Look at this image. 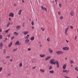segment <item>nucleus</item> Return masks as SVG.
<instances>
[{"label":"nucleus","instance_id":"11","mask_svg":"<svg viewBox=\"0 0 78 78\" xmlns=\"http://www.w3.org/2000/svg\"><path fill=\"white\" fill-rule=\"evenodd\" d=\"M29 42H30V40L28 39H27L25 40V42L26 44H28Z\"/></svg>","mask_w":78,"mask_h":78},{"label":"nucleus","instance_id":"62","mask_svg":"<svg viewBox=\"0 0 78 78\" xmlns=\"http://www.w3.org/2000/svg\"><path fill=\"white\" fill-rule=\"evenodd\" d=\"M73 66V65H71V67H72Z\"/></svg>","mask_w":78,"mask_h":78},{"label":"nucleus","instance_id":"4","mask_svg":"<svg viewBox=\"0 0 78 78\" xmlns=\"http://www.w3.org/2000/svg\"><path fill=\"white\" fill-rule=\"evenodd\" d=\"M62 49L63 50H69V47H64Z\"/></svg>","mask_w":78,"mask_h":78},{"label":"nucleus","instance_id":"23","mask_svg":"<svg viewBox=\"0 0 78 78\" xmlns=\"http://www.w3.org/2000/svg\"><path fill=\"white\" fill-rule=\"evenodd\" d=\"M12 45V42H11L10 44H9L8 45V47L9 48L11 47V45Z\"/></svg>","mask_w":78,"mask_h":78},{"label":"nucleus","instance_id":"34","mask_svg":"<svg viewBox=\"0 0 78 78\" xmlns=\"http://www.w3.org/2000/svg\"><path fill=\"white\" fill-rule=\"evenodd\" d=\"M0 46L2 47L3 46V43L1 42L0 44Z\"/></svg>","mask_w":78,"mask_h":78},{"label":"nucleus","instance_id":"46","mask_svg":"<svg viewBox=\"0 0 78 78\" xmlns=\"http://www.w3.org/2000/svg\"><path fill=\"white\" fill-rule=\"evenodd\" d=\"M36 66H35L34 67H32V69H36Z\"/></svg>","mask_w":78,"mask_h":78},{"label":"nucleus","instance_id":"22","mask_svg":"<svg viewBox=\"0 0 78 78\" xmlns=\"http://www.w3.org/2000/svg\"><path fill=\"white\" fill-rule=\"evenodd\" d=\"M27 36H26L25 37L26 39H28V38H29V36H30V35L29 34H27Z\"/></svg>","mask_w":78,"mask_h":78},{"label":"nucleus","instance_id":"1","mask_svg":"<svg viewBox=\"0 0 78 78\" xmlns=\"http://www.w3.org/2000/svg\"><path fill=\"white\" fill-rule=\"evenodd\" d=\"M50 63L52 65H55L56 64L57 67L58 68H59V65L58 61H56L55 62V59H51L50 61Z\"/></svg>","mask_w":78,"mask_h":78},{"label":"nucleus","instance_id":"49","mask_svg":"<svg viewBox=\"0 0 78 78\" xmlns=\"http://www.w3.org/2000/svg\"><path fill=\"white\" fill-rule=\"evenodd\" d=\"M24 24H25V23H23V25H22V26H23V27H25V25H24Z\"/></svg>","mask_w":78,"mask_h":78},{"label":"nucleus","instance_id":"3","mask_svg":"<svg viewBox=\"0 0 78 78\" xmlns=\"http://www.w3.org/2000/svg\"><path fill=\"white\" fill-rule=\"evenodd\" d=\"M68 30H69V27L67 28L65 30V34H66V35L67 36L68 35V34L67 33V31H68Z\"/></svg>","mask_w":78,"mask_h":78},{"label":"nucleus","instance_id":"12","mask_svg":"<svg viewBox=\"0 0 78 78\" xmlns=\"http://www.w3.org/2000/svg\"><path fill=\"white\" fill-rule=\"evenodd\" d=\"M19 41H16V42L15 44V45H20V44H19Z\"/></svg>","mask_w":78,"mask_h":78},{"label":"nucleus","instance_id":"15","mask_svg":"<svg viewBox=\"0 0 78 78\" xmlns=\"http://www.w3.org/2000/svg\"><path fill=\"white\" fill-rule=\"evenodd\" d=\"M30 40L31 41H34V37L33 36V37H31L30 38Z\"/></svg>","mask_w":78,"mask_h":78},{"label":"nucleus","instance_id":"17","mask_svg":"<svg viewBox=\"0 0 78 78\" xmlns=\"http://www.w3.org/2000/svg\"><path fill=\"white\" fill-rule=\"evenodd\" d=\"M49 72L50 73H51V74H53V73H54V71L51 70L49 71Z\"/></svg>","mask_w":78,"mask_h":78},{"label":"nucleus","instance_id":"26","mask_svg":"<svg viewBox=\"0 0 78 78\" xmlns=\"http://www.w3.org/2000/svg\"><path fill=\"white\" fill-rule=\"evenodd\" d=\"M47 41H48V42H49L50 41V39L49 37H48L47 39Z\"/></svg>","mask_w":78,"mask_h":78},{"label":"nucleus","instance_id":"58","mask_svg":"<svg viewBox=\"0 0 78 78\" xmlns=\"http://www.w3.org/2000/svg\"><path fill=\"white\" fill-rule=\"evenodd\" d=\"M65 60H67V58L66 57H65Z\"/></svg>","mask_w":78,"mask_h":78},{"label":"nucleus","instance_id":"50","mask_svg":"<svg viewBox=\"0 0 78 78\" xmlns=\"http://www.w3.org/2000/svg\"><path fill=\"white\" fill-rule=\"evenodd\" d=\"M39 47H42V45L41 44H40L39 45Z\"/></svg>","mask_w":78,"mask_h":78},{"label":"nucleus","instance_id":"44","mask_svg":"<svg viewBox=\"0 0 78 78\" xmlns=\"http://www.w3.org/2000/svg\"><path fill=\"white\" fill-rule=\"evenodd\" d=\"M75 40H76L77 37H76V36L74 38Z\"/></svg>","mask_w":78,"mask_h":78},{"label":"nucleus","instance_id":"24","mask_svg":"<svg viewBox=\"0 0 78 78\" xmlns=\"http://www.w3.org/2000/svg\"><path fill=\"white\" fill-rule=\"evenodd\" d=\"M22 12V10L20 9L19 11V12H18V14L19 15H20V14H21V12Z\"/></svg>","mask_w":78,"mask_h":78},{"label":"nucleus","instance_id":"18","mask_svg":"<svg viewBox=\"0 0 78 78\" xmlns=\"http://www.w3.org/2000/svg\"><path fill=\"white\" fill-rule=\"evenodd\" d=\"M20 26H17L16 27V29L17 30H20Z\"/></svg>","mask_w":78,"mask_h":78},{"label":"nucleus","instance_id":"21","mask_svg":"<svg viewBox=\"0 0 78 78\" xmlns=\"http://www.w3.org/2000/svg\"><path fill=\"white\" fill-rule=\"evenodd\" d=\"M40 72H42V73H44V72H45V70H44V69H40Z\"/></svg>","mask_w":78,"mask_h":78},{"label":"nucleus","instance_id":"20","mask_svg":"<svg viewBox=\"0 0 78 78\" xmlns=\"http://www.w3.org/2000/svg\"><path fill=\"white\" fill-rule=\"evenodd\" d=\"M14 35L16 36H18L19 35V34H18V33H17V32H14Z\"/></svg>","mask_w":78,"mask_h":78},{"label":"nucleus","instance_id":"64","mask_svg":"<svg viewBox=\"0 0 78 78\" xmlns=\"http://www.w3.org/2000/svg\"><path fill=\"white\" fill-rule=\"evenodd\" d=\"M77 78H78V76L77 77Z\"/></svg>","mask_w":78,"mask_h":78},{"label":"nucleus","instance_id":"31","mask_svg":"<svg viewBox=\"0 0 78 78\" xmlns=\"http://www.w3.org/2000/svg\"><path fill=\"white\" fill-rule=\"evenodd\" d=\"M17 48L14 49L13 51V52H16V51H17Z\"/></svg>","mask_w":78,"mask_h":78},{"label":"nucleus","instance_id":"52","mask_svg":"<svg viewBox=\"0 0 78 78\" xmlns=\"http://www.w3.org/2000/svg\"><path fill=\"white\" fill-rule=\"evenodd\" d=\"M8 76H10V75H11V74L10 73H9L8 74Z\"/></svg>","mask_w":78,"mask_h":78},{"label":"nucleus","instance_id":"61","mask_svg":"<svg viewBox=\"0 0 78 78\" xmlns=\"http://www.w3.org/2000/svg\"><path fill=\"white\" fill-rule=\"evenodd\" d=\"M30 44H31V43H28V45H30Z\"/></svg>","mask_w":78,"mask_h":78},{"label":"nucleus","instance_id":"29","mask_svg":"<svg viewBox=\"0 0 78 78\" xmlns=\"http://www.w3.org/2000/svg\"><path fill=\"white\" fill-rule=\"evenodd\" d=\"M20 67H22V63H20L19 65Z\"/></svg>","mask_w":78,"mask_h":78},{"label":"nucleus","instance_id":"51","mask_svg":"<svg viewBox=\"0 0 78 78\" xmlns=\"http://www.w3.org/2000/svg\"><path fill=\"white\" fill-rule=\"evenodd\" d=\"M32 28L34 30V27H32Z\"/></svg>","mask_w":78,"mask_h":78},{"label":"nucleus","instance_id":"53","mask_svg":"<svg viewBox=\"0 0 78 78\" xmlns=\"http://www.w3.org/2000/svg\"><path fill=\"white\" fill-rule=\"evenodd\" d=\"M66 42H67V43H68V42H69V41H68L67 40H66Z\"/></svg>","mask_w":78,"mask_h":78},{"label":"nucleus","instance_id":"32","mask_svg":"<svg viewBox=\"0 0 78 78\" xmlns=\"http://www.w3.org/2000/svg\"><path fill=\"white\" fill-rule=\"evenodd\" d=\"M63 16H61L60 17L59 19H60V20H62V19H63Z\"/></svg>","mask_w":78,"mask_h":78},{"label":"nucleus","instance_id":"14","mask_svg":"<svg viewBox=\"0 0 78 78\" xmlns=\"http://www.w3.org/2000/svg\"><path fill=\"white\" fill-rule=\"evenodd\" d=\"M48 50L50 53H53V50L51 49V48H49Z\"/></svg>","mask_w":78,"mask_h":78},{"label":"nucleus","instance_id":"7","mask_svg":"<svg viewBox=\"0 0 78 78\" xmlns=\"http://www.w3.org/2000/svg\"><path fill=\"white\" fill-rule=\"evenodd\" d=\"M9 17H14V13H10L9 14Z\"/></svg>","mask_w":78,"mask_h":78},{"label":"nucleus","instance_id":"43","mask_svg":"<svg viewBox=\"0 0 78 78\" xmlns=\"http://www.w3.org/2000/svg\"><path fill=\"white\" fill-rule=\"evenodd\" d=\"M28 50V51H30V50H31V48H29L27 49Z\"/></svg>","mask_w":78,"mask_h":78},{"label":"nucleus","instance_id":"37","mask_svg":"<svg viewBox=\"0 0 78 78\" xmlns=\"http://www.w3.org/2000/svg\"><path fill=\"white\" fill-rule=\"evenodd\" d=\"M75 70H77V71H78V68L77 67H76L75 68Z\"/></svg>","mask_w":78,"mask_h":78},{"label":"nucleus","instance_id":"27","mask_svg":"<svg viewBox=\"0 0 78 78\" xmlns=\"http://www.w3.org/2000/svg\"><path fill=\"white\" fill-rule=\"evenodd\" d=\"M73 63H74V62H73L72 60H70V63L71 64H73Z\"/></svg>","mask_w":78,"mask_h":78},{"label":"nucleus","instance_id":"19","mask_svg":"<svg viewBox=\"0 0 78 78\" xmlns=\"http://www.w3.org/2000/svg\"><path fill=\"white\" fill-rule=\"evenodd\" d=\"M63 72L64 73H68V70H63Z\"/></svg>","mask_w":78,"mask_h":78},{"label":"nucleus","instance_id":"8","mask_svg":"<svg viewBox=\"0 0 78 78\" xmlns=\"http://www.w3.org/2000/svg\"><path fill=\"white\" fill-rule=\"evenodd\" d=\"M40 58H44V57H45V55L42 54H40Z\"/></svg>","mask_w":78,"mask_h":78},{"label":"nucleus","instance_id":"59","mask_svg":"<svg viewBox=\"0 0 78 78\" xmlns=\"http://www.w3.org/2000/svg\"><path fill=\"white\" fill-rule=\"evenodd\" d=\"M22 2H23V3H24V2H24V1H23V0H22Z\"/></svg>","mask_w":78,"mask_h":78},{"label":"nucleus","instance_id":"30","mask_svg":"<svg viewBox=\"0 0 78 78\" xmlns=\"http://www.w3.org/2000/svg\"><path fill=\"white\" fill-rule=\"evenodd\" d=\"M10 30V29H8L7 30H5V33H8V32Z\"/></svg>","mask_w":78,"mask_h":78},{"label":"nucleus","instance_id":"10","mask_svg":"<svg viewBox=\"0 0 78 78\" xmlns=\"http://www.w3.org/2000/svg\"><path fill=\"white\" fill-rule=\"evenodd\" d=\"M70 14L71 16H73L74 15V12L73 11H72L70 12Z\"/></svg>","mask_w":78,"mask_h":78},{"label":"nucleus","instance_id":"56","mask_svg":"<svg viewBox=\"0 0 78 78\" xmlns=\"http://www.w3.org/2000/svg\"><path fill=\"white\" fill-rule=\"evenodd\" d=\"M10 34H9L8 35V37H10Z\"/></svg>","mask_w":78,"mask_h":78},{"label":"nucleus","instance_id":"45","mask_svg":"<svg viewBox=\"0 0 78 78\" xmlns=\"http://www.w3.org/2000/svg\"><path fill=\"white\" fill-rule=\"evenodd\" d=\"M58 15H60V14H61V12H58Z\"/></svg>","mask_w":78,"mask_h":78},{"label":"nucleus","instance_id":"41","mask_svg":"<svg viewBox=\"0 0 78 78\" xmlns=\"http://www.w3.org/2000/svg\"><path fill=\"white\" fill-rule=\"evenodd\" d=\"M59 6L60 8H61L62 7V5L61 4H59Z\"/></svg>","mask_w":78,"mask_h":78},{"label":"nucleus","instance_id":"39","mask_svg":"<svg viewBox=\"0 0 78 78\" xmlns=\"http://www.w3.org/2000/svg\"><path fill=\"white\" fill-rule=\"evenodd\" d=\"M10 58V56H8L6 57V58H7V59H8V58Z\"/></svg>","mask_w":78,"mask_h":78},{"label":"nucleus","instance_id":"48","mask_svg":"<svg viewBox=\"0 0 78 78\" xmlns=\"http://www.w3.org/2000/svg\"><path fill=\"white\" fill-rule=\"evenodd\" d=\"M9 21H11V18H9Z\"/></svg>","mask_w":78,"mask_h":78},{"label":"nucleus","instance_id":"63","mask_svg":"<svg viewBox=\"0 0 78 78\" xmlns=\"http://www.w3.org/2000/svg\"><path fill=\"white\" fill-rule=\"evenodd\" d=\"M1 50H2V47L1 48Z\"/></svg>","mask_w":78,"mask_h":78},{"label":"nucleus","instance_id":"25","mask_svg":"<svg viewBox=\"0 0 78 78\" xmlns=\"http://www.w3.org/2000/svg\"><path fill=\"white\" fill-rule=\"evenodd\" d=\"M6 49H4L3 50V53H6Z\"/></svg>","mask_w":78,"mask_h":78},{"label":"nucleus","instance_id":"54","mask_svg":"<svg viewBox=\"0 0 78 78\" xmlns=\"http://www.w3.org/2000/svg\"><path fill=\"white\" fill-rule=\"evenodd\" d=\"M14 5V6H16V4H14V5Z\"/></svg>","mask_w":78,"mask_h":78},{"label":"nucleus","instance_id":"6","mask_svg":"<svg viewBox=\"0 0 78 78\" xmlns=\"http://www.w3.org/2000/svg\"><path fill=\"white\" fill-rule=\"evenodd\" d=\"M29 33V32L28 31H24L23 32V34H24V35H27V34H28Z\"/></svg>","mask_w":78,"mask_h":78},{"label":"nucleus","instance_id":"2","mask_svg":"<svg viewBox=\"0 0 78 78\" xmlns=\"http://www.w3.org/2000/svg\"><path fill=\"white\" fill-rule=\"evenodd\" d=\"M56 54H57L58 55H59L63 54V52L61 51H58L56 52Z\"/></svg>","mask_w":78,"mask_h":78},{"label":"nucleus","instance_id":"38","mask_svg":"<svg viewBox=\"0 0 78 78\" xmlns=\"http://www.w3.org/2000/svg\"><path fill=\"white\" fill-rule=\"evenodd\" d=\"M31 24L32 25H34V21H32L31 23Z\"/></svg>","mask_w":78,"mask_h":78},{"label":"nucleus","instance_id":"47","mask_svg":"<svg viewBox=\"0 0 78 78\" xmlns=\"http://www.w3.org/2000/svg\"><path fill=\"white\" fill-rule=\"evenodd\" d=\"M55 0V2L56 4V5H57V1H58V0Z\"/></svg>","mask_w":78,"mask_h":78},{"label":"nucleus","instance_id":"13","mask_svg":"<svg viewBox=\"0 0 78 78\" xmlns=\"http://www.w3.org/2000/svg\"><path fill=\"white\" fill-rule=\"evenodd\" d=\"M50 58H51V57L50 56H48L46 58L45 60L46 61H47V60H48V59H50Z\"/></svg>","mask_w":78,"mask_h":78},{"label":"nucleus","instance_id":"16","mask_svg":"<svg viewBox=\"0 0 78 78\" xmlns=\"http://www.w3.org/2000/svg\"><path fill=\"white\" fill-rule=\"evenodd\" d=\"M10 23L11 22H9V21L8 22L6 26V27H7V28H8V27H9V26Z\"/></svg>","mask_w":78,"mask_h":78},{"label":"nucleus","instance_id":"57","mask_svg":"<svg viewBox=\"0 0 78 78\" xmlns=\"http://www.w3.org/2000/svg\"><path fill=\"white\" fill-rule=\"evenodd\" d=\"M2 30L0 28V32H2Z\"/></svg>","mask_w":78,"mask_h":78},{"label":"nucleus","instance_id":"36","mask_svg":"<svg viewBox=\"0 0 78 78\" xmlns=\"http://www.w3.org/2000/svg\"><path fill=\"white\" fill-rule=\"evenodd\" d=\"M70 28L71 29H73V26H70Z\"/></svg>","mask_w":78,"mask_h":78},{"label":"nucleus","instance_id":"28","mask_svg":"<svg viewBox=\"0 0 78 78\" xmlns=\"http://www.w3.org/2000/svg\"><path fill=\"white\" fill-rule=\"evenodd\" d=\"M41 29L42 30V31H44V30H45V28H44L43 27H41Z\"/></svg>","mask_w":78,"mask_h":78},{"label":"nucleus","instance_id":"9","mask_svg":"<svg viewBox=\"0 0 78 78\" xmlns=\"http://www.w3.org/2000/svg\"><path fill=\"white\" fill-rule=\"evenodd\" d=\"M41 8L43 10H45V11H46V12H47V8L43 7V6H42L41 7Z\"/></svg>","mask_w":78,"mask_h":78},{"label":"nucleus","instance_id":"55","mask_svg":"<svg viewBox=\"0 0 78 78\" xmlns=\"http://www.w3.org/2000/svg\"><path fill=\"white\" fill-rule=\"evenodd\" d=\"M5 41H7V40H8V38H5Z\"/></svg>","mask_w":78,"mask_h":78},{"label":"nucleus","instance_id":"40","mask_svg":"<svg viewBox=\"0 0 78 78\" xmlns=\"http://www.w3.org/2000/svg\"><path fill=\"white\" fill-rule=\"evenodd\" d=\"M2 35H0V39H2Z\"/></svg>","mask_w":78,"mask_h":78},{"label":"nucleus","instance_id":"60","mask_svg":"<svg viewBox=\"0 0 78 78\" xmlns=\"http://www.w3.org/2000/svg\"><path fill=\"white\" fill-rule=\"evenodd\" d=\"M10 61L12 62V61L13 60H12V59H11L10 60Z\"/></svg>","mask_w":78,"mask_h":78},{"label":"nucleus","instance_id":"42","mask_svg":"<svg viewBox=\"0 0 78 78\" xmlns=\"http://www.w3.org/2000/svg\"><path fill=\"white\" fill-rule=\"evenodd\" d=\"M14 36H12V37H11V40H12V39H14Z\"/></svg>","mask_w":78,"mask_h":78},{"label":"nucleus","instance_id":"33","mask_svg":"<svg viewBox=\"0 0 78 78\" xmlns=\"http://www.w3.org/2000/svg\"><path fill=\"white\" fill-rule=\"evenodd\" d=\"M49 70H51L52 69V66H50L49 68Z\"/></svg>","mask_w":78,"mask_h":78},{"label":"nucleus","instance_id":"5","mask_svg":"<svg viewBox=\"0 0 78 78\" xmlns=\"http://www.w3.org/2000/svg\"><path fill=\"white\" fill-rule=\"evenodd\" d=\"M66 67H67V64L65 63L64 64L62 68L63 69L65 70L66 69Z\"/></svg>","mask_w":78,"mask_h":78},{"label":"nucleus","instance_id":"35","mask_svg":"<svg viewBox=\"0 0 78 78\" xmlns=\"http://www.w3.org/2000/svg\"><path fill=\"white\" fill-rule=\"evenodd\" d=\"M3 69V68L2 67H0V72L2 70V69Z\"/></svg>","mask_w":78,"mask_h":78}]
</instances>
